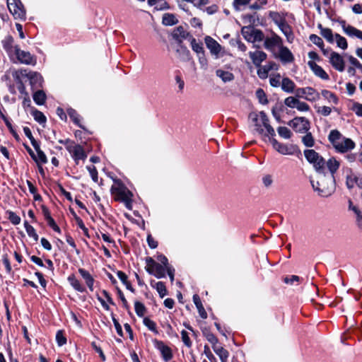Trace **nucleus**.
Masks as SVG:
<instances>
[{
  "mask_svg": "<svg viewBox=\"0 0 362 362\" xmlns=\"http://www.w3.org/2000/svg\"><path fill=\"white\" fill-rule=\"evenodd\" d=\"M317 173V181H310L312 187L315 192H317L320 196L327 197L332 194L335 190L334 175H327L325 170H323L322 172Z\"/></svg>",
  "mask_w": 362,
  "mask_h": 362,
  "instance_id": "nucleus-1",
  "label": "nucleus"
},
{
  "mask_svg": "<svg viewBox=\"0 0 362 362\" xmlns=\"http://www.w3.org/2000/svg\"><path fill=\"white\" fill-rule=\"evenodd\" d=\"M328 139L339 153H346L355 148V143L351 139L344 137L337 129L329 132Z\"/></svg>",
  "mask_w": 362,
  "mask_h": 362,
  "instance_id": "nucleus-2",
  "label": "nucleus"
},
{
  "mask_svg": "<svg viewBox=\"0 0 362 362\" xmlns=\"http://www.w3.org/2000/svg\"><path fill=\"white\" fill-rule=\"evenodd\" d=\"M304 156L306 160L313 165L316 172H322L323 170H325V159L315 150H305Z\"/></svg>",
  "mask_w": 362,
  "mask_h": 362,
  "instance_id": "nucleus-3",
  "label": "nucleus"
},
{
  "mask_svg": "<svg viewBox=\"0 0 362 362\" xmlns=\"http://www.w3.org/2000/svg\"><path fill=\"white\" fill-rule=\"evenodd\" d=\"M241 33L243 37L250 42H262L264 39L263 32L252 26L243 27Z\"/></svg>",
  "mask_w": 362,
  "mask_h": 362,
  "instance_id": "nucleus-4",
  "label": "nucleus"
},
{
  "mask_svg": "<svg viewBox=\"0 0 362 362\" xmlns=\"http://www.w3.org/2000/svg\"><path fill=\"white\" fill-rule=\"evenodd\" d=\"M7 6L9 11L16 19L21 21L25 20V10L20 0H7Z\"/></svg>",
  "mask_w": 362,
  "mask_h": 362,
  "instance_id": "nucleus-5",
  "label": "nucleus"
},
{
  "mask_svg": "<svg viewBox=\"0 0 362 362\" xmlns=\"http://www.w3.org/2000/svg\"><path fill=\"white\" fill-rule=\"evenodd\" d=\"M296 132H307L310 129V122L305 117H296L288 122Z\"/></svg>",
  "mask_w": 362,
  "mask_h": 362,
  "instance_id": "nucleus-6",
  "label": "nucleus"
},
{
  "mask_svg": "<svg viewBox=\"0 0 362 362\" xmlns=\"http://www.w3.org/2000/svg\"><path fill=\"white\" fill-rule=\"evenodd\" d=\"M66 150L71 155L76 164L78 163L79 160H85L86 158V154L83 147L81 145L76 144L74 141L69 144Z\"/></svg>",
  "mask_w": 362,
  "mask_h": 362,
  "instance_id": "nucleus-7",
  "label": "nucleus"
},
{
  "mask_svg": "<svg viewBox=\"0 0 362 362\" xmlns=\"http://www.w3.org/2000/svg\"><path fill=\"white\" fill-rule=\"evenodd\" d=\"M15 54L21 64L34 66L37 63L35 57L29 52L21 50L19 47H15Z\"/></svg>",
  "mask_w": 362,
  "mask_h": 362,
  "instance_id": "nucleus-8",
  "label": "nucleus"
},
{
  "mask_svg": "<svg viewBox=\"0 0 362 362\" xmlns=\"http://www.w3.org/2000/svg\"><path fill=\"white\" fill-rule=\"evenodd\" d=\"M329 63L337 71L342 72L344 71L345 62L343 57L335 52H332L329 57Z\"/></svg>",
  "mask_w": 362,
  "mask_h": 362,
  "instance_id": "nucleus-9",
  "label": "nucleus"
},
{
  "mask_svg": "<svg viewBox=\"0 0 362 362\" xmlns=\"http://www.w3.org/2000/svg\"><path fill=\"white\" fill-rule=\"evenodd\" d=\"M264 40V47L270 51L274 50L276 47H280L282 45V39L275 33H273L272 37Z\"/></svg>",
  "mask_w": 362,
  "mask_h": 362,
  "instance_id": "nucleus-10",
  "label": "nucleus"
},
{
  "mask_svg": "<svg viewBox=\"0 0 362 362\" xmlns=\"http://www.w3.org/2000/svg\"><path fill=\"white\" fill-rule=\"evenodd\" d=\"M273 148L282 155H293V149L292 146L279 142L276 139H270Z\"/></svg>",
  "mask_w": 362,
  "mask_h": 362,
  "instance_id": "nucleus-11",
  "label": "nucleus"
},
{
  "mask_svg": "<svg viewBox=\"0 0 362 362\" xmlns=\"http://www.w3.org/2000/svg\"><path fill=\"white\" fill-rule=\"evenodd\" d=\"M27 78L30 81V85L33 90L42 86L43 78L39 73L28 71Z\"/></svg>",
  "mask_w": 362,
  "mask_h": 362,
  "instance_id": "nucleus-12",
  "label": "nucleus"
},
{
  "mask_svg": "<svg viewBox=\"0 0 362 362\" xmlns=\"http://www.w3.org/2000/svg\"><path fill=\"white\" fill-rule=\"evenodd\" d=\"M155 346L160 351L165 361H168L173 358L170 348L165 345L162 341L155 340Z\"/></svg>",
  "mask_w": 362,
  "mask_h": 362,
  "instance_id": "nucleus-13",
  "label": "nucleus"
},
{
  "mask_svg": "<svg viewBox=\"0 0 362 362\" xmlns=\"http://www.w3.org/2000/svg\"><path fill=\"white\" fill-rule=\"evenodd\" d=\"M259 115L261 117V121L264 126V127L266 129V133L264 132V135L265 136H268L270 139L274 138L276 136L275 130L269 124V120L266 115V113L264 111L259 112Z\"/></svg>",
  "mask_w": 362,
  "mask_h": 362,
  "instance_id": "nucleus-14",
  "label": "nucleus"
},
{
  "mask_svg": "<svg viewBox=\"0 0 362 362\" xmlns=\"http://www.w3.org/2000/svg\"><path fill=\"white\" fill-rule=\"evenodd\" d=\"M340 24L343 28L344 32L350 37H356L362 40V31L350 25H346L345 21H341Z\"/></svg>",
  "mask_w": 362,
  "mask_h": 362,
  "instance_id": "nucleus-15",
  "label": "nucleus"
},
{
  "mask_svg": "<svg viewBox=\"0 0 362 362\" xmlns=\"http://www.w3.org/2000/svg\"><path fill=\"white\" fill-rule=\"evenodd\" d=\"M204 41L211 54L218 55L219 54L221 51V45L214 39L210 36H206Z\"/></svg>",
  "mask_w": 362,
  "mask_h": 362,
  "instance_id": "nucleus-16",
  "label": "nucleus"
},
{
  "mask_svg": "<svg viewBox=\"0 0 362 362\" xmlns=\"http://www.w3.org/2000/svg\"><path fill=\"white\" fill-rule=\"evenodd\" d=\"M249 118L252 120L253 123L255 131L257 132L259 134H263L264 129L262 128V127L264 126L262 123L259 113L257 114L256 112H251L249 115Z\"/></svg>",
  "mask_w": 362,
  "mask_h": 362,
  "instance_id": "nucleus-17",
  "label": "nucleus"
},
{
  "mask_svg": "<svg viewBox=\"0 0 362 362\" xmlns=\"http://www.w3.org/2000/svg\"><path fill=\"white\" fill-rule=\"evenodd\" d=\"M249 56L255 66L258 67L267 59V55L263 51H255L250 52Z\"/></svg>",
  "mask_w": 362,
  "mask_h": 362,
  "instance_id": "nucleus-18",
  "label": "nucleus"
},
{
  "mask_svg": "<svg viewBox=\"0 0 362 362\" xmlns=\"http://www.w3.org/2000/svg\"><path fill=\"white\" fill-rule=\"evenodd\" d=\"M308 65L317 76L324 80L329 79L328 74L320 66L317 65L314 61H309L308 62Z\"/></svg>",
  "mask_w": 362,
  "mask_h": 362,
  "instance_id": "nucleus-19",
  "label": "nucleus"
},
{
  "mask_svg": "<svg viewBox=\"0 0 362 362\" xmlns=\"http://www.w3.org/2000/svg\"><path fill=\"white\" fill-rule=\"evenodd\" d=\"M279 57L284 63H291L294 60L293 55L288 48L282 45L279 47Z\"/></svg>",
  "mask_w": 362,
  "mask_h": 362,
  "instance_id": "nucleus-20",
  "label": "nucleus"
},
{
  "mask_svg": "<svg viewBox=\"0 0 362 362\" xmlns=\"http://www.w3.org/2000/svg\"><path fill=\"white\" fill-rule=\"evenodd\" d=\"M115 191L117 195L118 196V199L122 202L131 199L132 197V193L123 185L119 186L117 188H116Z\"/></svg>",
  "mask_w": 362,
  "mask_h": 362,
  "instance_id": "nucleus-21",
  "label": "nucleus"
},
{
  "mask_svg": "<svg viewBox=\"0 0 362 362\" xmlns=\"http://www.w3.org/2000/svg\"><path fill=\"white\" fill-rule=\"evenodd\" d=\"M173 39L181 42L182 40L187 39L189 33L187 32L182 26L177 27L172 33Z\"/></svg>",
  "mask_w": 362,
  "mask_h": 362,
  "instance_id": "nucleus-22",
  "label": "nucleus"
},
{
  "mask_svg": "<svg viewBox=\"0 0 362 362\" xmlns=\"http://www.w3.org/2000/svg\"><path fill=\"white\" fill-rule=\"evenodd\" d=\"M277 26L281 30V32L285 35L287 40L291 42L293 39V35L291 30V28L286 23V19L283 21L280 24H278Z\"/></svg>",
  "mask_w": 362,
  "mask_h": 362,
  "instance_id": "nucleus-23",
  "label": "nucleus"
},
{
  "mask_svg": "<svg viewBox=\"0 0 362 362\" xmlns=\"http://www.w3.org/2000/svg\"><path fill=\"white\" fill-rule=\"evenodd\" d=\"M339 161L337 160L334 158H331L327 161H325V169L327 168L329 171L328 175H334V173L339 169Z\"/></svg>",
  "mask_w": 362,
  "mask_h": 362,
  "instance_id": "nucleus-24",
  "label": "nucleus"
},
{
  "mask_svg": "<svg viewBox=\"0 0 362 362\" xmlns=\"http://www.w3.org/2000/svg\"><path fill=\"white\" fill-rule=\"evenodd\" d=\"M13 38L11 36H7L3 41L2 45L4 49L8 54L15 53V47H19L18 45H13Z\"/></svg>",
  "mask_w": 362,
  "mask_h": 362,
  "instance_id": "nucleus-25",
  "label": "nucleus"
},
{
  "mask_svg": "<svg viewBox=\"0 0 362 362\" xmlns=\"http://www.w3.org/2000/svg\"><path fill=\"white\" fill-rule=\"evenodd\" d=\"M78 272L83 279L85 280L88 288L93 291V283L94 279L90 274L84 269H78Z\"/></svg>",
  "mask_w": 362,
  "mask_h": 362,
  "instance_id": "nucleus-26",
  "label": "nucleus"
},
{
  "mask_svg": "<svg viewBox=\"0 0 362 362\" xmlns=\"http://www.w3.org/2000/svg\"><path fill=\"white\" fill-rule=\"evenodd\" d=\"M216 75L224 83L232 81L235 78L233 73L221 69L216 71Z\"/></svg>",
  "mask_w": 362,
  "mask_h": 362,
  "instance_id": "nucleus-27",
  "label": "nucleus"
},
{
  "mask_svg": "<svg viewBox=\"0 0 362 362\" xmlns=\"http://www.w3.org/2000/svg\"><path fill=\"white\" fill-rule=\"evenodd\" d=\"M320 93L312 87H306V93L304 99L308 101L315 102L320 99Z\"/></svg>",
  "mask_w": 362,
  "mask_h": 362,
  "instance_id": "nucleus-28",
  "label": "nucleus"
},
{
  "mask_svg": "<svg viewBox=\"0 0 362 362\" xmlns=\"http://www.w3.org/2000/svg\"><path fill=\"white\" fill-rule=\"evenodd\" d=\"M281 89L286 93H293L295 90L296 84L289 78L285 77L281 81Z\"/></svg>",
  "mask_w": 362,
  "mask_h": 362,
  "instance_id": "nucleus-29",
  "label": "nucleus"
},
{
  "mask_svg": "<svg viewBox=\"0 0 362 362\" xmlns=\"http://www.w3.org/2000/svg\"><path fill=\"white\" fill-rule=\"evenodd\" d=\"M193 301L198 310L200 317L203 319H206L207 317V313L205 311L204 308L202 303L201 299L197 294H194L193 296Z\"/></svg>",
  "mask_w": 362,
  "mask_h": 362,
  "instance_id": "nucleus-30",
  "label": "nucleus"
},
{
  "mask_svg": "<svg viewBox=\"0 0 362 362\" xmlns=\"http://www.w3.org/2000/svg\"><path fill=\"white\" fill-rule=\"evenodd\" d=\"M68 281L76 291L81 293L86 291V288L79 282L74 274L69 276Z\"/></svg>",
  "mask_w": 362,
  "mask_h": 362,
  "instance_id": "nucleus-31",
  "label": "nucleus"
},
{
  "mask_svg": "<svg viewBox=\"0 0 362 362\" xmlns=\"http://www.w3.org/2000/svg\"><path fill=\"white\" fill-rule=\"evenodd\" d=\"M162 23L164 25L171 26L176 25L178 23V20L174 14L166 13L163 16Z\"/></svg>",
  "mask_w": 362,
  "mask_h": 362,
  "instance_id": "nucleus-32",
  "label": "nucleus"
},
{
  "mask_svg": "<svg viewBox=\"0 0 362 362\" xmlns=\"http://www.w3.org/2000/svg\"><path fill=\"white\" fill-rule=\"evenodd\" d=\"M28 71L26 69H19L14 71L12 73V76L15 80V81L18 83V85L21 83H23V79L26 78L28 76Z\"/></svg>",
  "mask_w": 362,
  "mask_h": 362,
  "instance_id": "nucleus-33",
  "label": "nucleus"
},
{
  "mask_svg": "<svg viewBox=\"0 0 362 362\" xmlns=\"http://www.w3.org/2000/svg\"><path fill=\"white\" fill-rule=\"evenodd\" d=\"M177 53L179 59L183 62H189L192 59L190 52L186 47L181 46L177 49Z\"/></svg>",
  "mask_w": 362,
  "mask_h": 362,
  "instance_id": "nucleus-34",
  "label": "nucleus"
},
{
  "mask_svg": "<svg viewBox=\"0 0 362 362\" xmlns=\"http://www.w3.org/2000/svg\"><path fill=\"white\" fill-rule=\"evenodd\" d=\"M33 98L37 105H42L45 103L47 96L42 90H38L33 93Z\"/></svg>",
  "mask_w": 362,
  "mask_h": 362,
  "instance_id": "nucleus-35",
  "label": "nucleus"
},
{
  "mask_svg": "<svg viewBox=\"0 0 362 362\" xmlns=\"http://www.w3.org/2000/svg\"><path fill=\"white\" fill-rule=\"evenodd\" d=\"M362 179V177H357L354 175H350L346 177V184L349 189H351L355 185L359 187V180Z\"/></svg>",
  "mask_w": 362,
  "mask_h": 362,
  "instance_id": "nucleus-36",
  "label": "nucleus"
},
{
  "mask_svg": "<svg viewBox=\"0 0 362 362\" xmlns=\"http://www.w3.org/2000/svg\"><path fill=\"white\" fill-rule=\"evenodd\" d=\"M67 112L69 117L76 125L81 129H85V127L80 123L79 115L75 110L69 108L68 109Z\"/></svg>",
  "mask_w": 362,
  "mask_h": 362,
  "instance_id": "nucleus-37",
  "label": "nucleus"
},
{
  "mask_svg": "<svg viewBox=\"0 0 362 362\" xmlns=\"http://www.w3.org/2000/svg\"><path fill=\"white\" fill-rule=\"evenodd\" d=\"M153 267L155 268L154 276L156 278L161 279V278H163L165 276L166 268L165 266H163L159 263H156V264H155Z\"/></svg>",
  "mask_w": 362,
  "mask_h": 362,
  "instance_id": "nucleus-38",
  "label": "nucleus"
},
{
  "mask_svg": "<svg viewBox=\"0 0 362 362\" xmlns=\"http://www.w3.org/2000/svg\"><path fill=\"white\" fill-rule=\"evenodd\" d=\"M322 95L327 99L329 102H332L334 104L337 105L338 103L337 97L332 92L327 90H322L321 92Z\"/></svg>",
  "mask_w": 362,
  "mask_h": 362,
  "instance_id": "nucleus-39",
  "label": "nucleus"
},
{
  "mask_svg": "<svg viewBox=\"0 0 362 362\" xmlns=\"http://www.w3.org/2000/svg\"><path fill=\"white\" fill-rule=\"evenodd\" d=\"M191 46L192 50L198 54H201L204 52L203 45L198 43L195 38H192L191 40Z\"/></svg>",
  "mask_w": 362,
  "mask_h": 362,
  "instance_id": "nucleus-40",
  "label": "nucleus"
},
{
  "mask_svg": "<svg viewBox=\"0 0 362 362\" xmlns=\"http://www.w3.org/2000/svg\"><path fill=\"white\" fill-rule=\"evenodd\" d=\"M279 135L286 139H288L291 137L292 133L291 130L286 127H279L277 129Z\"/></svg>",
  "mask_w": 362,
  "mask_h": 362,
  "instance_id": "nucleus-41",
  "label": "nucleus"
},
{
  "mask_svg": "<svg viewBox=\"0 0 362 362\" xmlns=\"http://www.w3.org/2000/svg\"><path fill=\"white\" fill-rule=\"evenodd\" d=\"M134 308L135 312L139 317H143L146 311L145 305L139 301H136L134 303Z\"/></svg>",
  "mask_w": 362,
  "mask_h": 362,
  "instance_id": "nucleus-42",
  "label": "nucleus"
},
{
  "mask_svg": "<svg viewBox=\"0 0 362 362\" xmlns=\"http://www.w3.org/2000/svg\"><path fill=\"white\" fill-rule=\"evenodd\" d=\"M269 16L276 25L285 20L284 17L276 11H270Z\"/></svg>",
  "mask_w": 362,
  "mask_h": 362,
  "instance_id": "nucleus-43",
  "label": "nucleus"
},
{
  "mask_svg": "<svg viewBox=\"0 0 362 362\" xmlns=\"http://www.w3.org/2000/svg\"><path fill=\"white\" fill-rule=\"evenodd\" d=\"M154 288L156 289L160 298H163L167 295V289L165 285L162 281H158L156 284Z\"/></svg>",
  "mask_w": 362,
  "mask_h": 362,
  "instance_id": "nucleus-44",
  "label": "nucleus"
},
{
  "mask_svg": "<svg viewBox=\"0 0 362 362\" xmlns=\"http://www.w3.org/2000/svg\"><path fill=\"white\" fill-rule=\"evenodd\" d=\"M303 144L307 147H313L315 144L314 139L310 132H307L302 138Z\"/></svg>",
  "mask_w": 362,
  "mask_h": 362,
  "instance_id": "nucleus-45",
  "label": "nucleus"
},
{
  "mask_svg": "<svg viewBox=\"0 0 362 362\" xmlns=\"http://www.w3.org/2000/svg\"><path fill=\"white\" fill-rule=\"evenodd\" d=\"M322 36L325 38L329 42H334V36L331 29L329 28H322L320 32Z\"/></svg>",
  "mask_w": 362,
  "mask_h": 362,
  "instance_id": "nucleus-46",
  "label": "nucleus"
},
{
  "mask_svg": "<svg viewBox=\"0 0 362 362\" xmlns=\"http://www.w3.org/2000/svg\"><path fill=\"white\" fill-rule=\"evenodd\" d=\"M256 96L261 104L266 105L268 103V100L264 91L262 88H258L256 90Z\"/></svg>",
  "mask_w": 362,
  "mask_h": 362,
  "instance_id": "nucleus-47",
  "label": "nucleus"
},
{
  "mask_svg": "<svg viewBox=\"0 0 362 362\" xmlns=\"http://www.w3.org/2000/svg\"><path fill=\"white\" fill-rule=\"evenodd\" d=\"M32 115L35 120L39 122L40 124H42L46 122V117L42 112L37 110H35L33 111Z\"/></svg>",
  "mask_w": 362,
  "mask_h": 362,
  "instance_id": "nucleus-48",
  "label": "nucleus"
},
{
  "mask_svg": "<svg viewBox=\"0 0 362 362\" xmlns=\"http://www.w3.org/2000/svg\"><path fill=\"white\" fill-rule=\"evenodd\" d=\"M144 325L148 328L149 330L158 334L156 324L148 317H144L143 320Z\"/></svg>",
  "mask_w": 362,
  "mask_h": 362,
  "instance_id": "nucleus-49",
  "label": "nucleus"
},
{
  "mask_svg": "<svg viewBox=\"0 0 362 362\" xmlns=\"http://www.w3.org/2000/svg\"><path fill=\"white\" fill-rule=\"evenodd\" d=\"M335 38L337 46L342 49H346L348 47V44L345 37L341 36L339 34H335Z\"/></svg>",
  "mask_w": 362,
  "mask_h": 362,
  "instance_id": "nucleus-50",
  "label": "nucleus"
},
{
  "mask_svg": "<svg viewBox=\"0 0 362 362\" xmlns=\"http://www.w3.org/2000/svg\"><path fill=\"white\" fill-rule=\"evenodd\" d=\"M216 354L219 356L221 362H226L228 361L229 353L226 349L223 348L217 349L216 350Z\"/></svg>",
  "mask_w": 362,
  "mask_h": 362,
  "instance_id": "nucleus-51",
  "label": "nucleus"
},
{
  "mask_svg": "<svg viewBox=\"0 0 362 362\" xmlns=\"http://www.w3.org/2000/svg\"><path fill=\"white\" fill-rule=\"evenodd\" d=\"M310 40L315 45H316L317 47H319L320 49H322V47H324V42L321 37L317 36V35L312 34L310 35L309 37Z\"/></svg>",
  "mask_w": 362,
  "mask_h": 362,
  "instance_id": "nucleus-52",
  "label": "nucleus"
},
{
  "mask_svg": "<svg viewBox=\"0 0 362 362\" xmlns=\"http://www.w3.org/2000/svg\"><path fill=\"white\" fill-rule=\"evenodd\" d=\"M298 100L293 96L287 97L284 100V104L291 108L296 107Z\"/></svg>",
  "mask_w": 362,
  "mask_h": 362,
  "instance_id": "nucleus-53",
  "label": "nucleus"
},
{
  "mask_svg": "<svg viewBox=\"0 0 362 362\" xmlns=\"http://www.w3.org/2000/svg\"><path fill=\"white\" fill-rule=\"evenodd\" d=\"M56 341L59 346H62L66 343V338L64 337L62 330L57 331L56 334Z\"/></svg>",
  "mask_w": 362,
  "mask_h": 362,
  "instance_id": "nucleus-54",
  "label": "nucleus"
},
{
  "mask_svg": "<svg viewBox=\"0 0 362 362\" xmlns=\"http://www.w3.org/2000/svg\"><path fill=\"white\" fill-rule=\"evenodd\" d=\"M204 336L206 339L212 344H218L217 337L211 333L210 331L204 330L203 331Z\"/></svg>",
  "mask_w": 362,
  "mask_h": 362,
  "instance_id": "nucleus-55",
  "label": "nucleus"
},
{
  "mask_svg": "<svg viewBox=\"0 0 362 362\" xmlns=\"http://www.w3.org/2000/svg\"><path fill=\"white\" fill-rule=\"evenodd\" d=\"M37 161L36 163L37 165L40 164H45L47 162V158L45 153L42 150H39L37 152Z\"/></svg>",
  "mask_w": 362,
  "mask_h": 362,
  "instance_id": "nucleus-56",
  "label": "nucleus"
},
{
  "mask_svg": "<svg viewBox=\"0 0 362 362\" xmlns=\"http://www.w3.org/2000/svg\"><path fill=\"white\" fill-rule=\"evenodd\" d=\"M269 83L272 87L277 88L280 86V85H281L280 74H278L274 76H271L269 78Z\"/></svg>",
  "mask_w": 362,
  "mask_h": 362,
  "instance_id": "nucleus-57",
  "label": "nucleus"
},
{
  "mask_svg": "<svg viewBox=\"0 0 362 362\" xmlns=\"http://www.w3.org/2000/svg\"><path fill=\"white\" fill-rule=\"evenodd\" d=\"M8 220L11 221V223L13 225H18L21 223V218L19 216H18L16 213L13 211H8Z\"/></svg>",
  "mask_w": 362,
  "mask_h": 362,
  "instance_id": "nucleus-58",
  "label": "nucleus"
},
{
  "mask_svg": "<svg viewBox=\"0 0 362 362\" xmlns=\"http://www.w3.org/2000/svg\"><path fill=\"white\" fill-rule=\"evenodd\" d=\"M87 170L89 171V173L91 176L92 180L95 182H98V171L96 170V168L94 165L87 166Z\"/></svg>",
  "mask_w": 362,
  "mask_h": 362,
  "instance_id": "nucleus-59",
  "label": "nucleus"
},
{
  "mask_svg": "<svg viewBox=\"0 0 362 362\" xmlns=\"http://www.w3.org/2000/svg\"><path fill=\"white\" fill-rule=\"evenodd\" d=\"M182 340L185 346L187 347H191L192 341L188 336V333L185 330H182L181 332Z\"/></svg>",
  "mask_w": 362,
  "mask_h": 362,
  "instance_id": "nucleus-60",
  "label": "nucleus"
},
{
  "mask_svg": "<svg viewBox=\"0 0 362 362\" xmlns=\"http://www.w3.org/2000/svg\"><path fill=\"white\" fill-rule=\"evenodd\" d=\"M197 56L201 68L206 70L207 69L208 63L204 52L201 54H198Z\"/></svg>",
  "mask_w": 362,
  "mask_h": 362,
  "instance_id": "nucleus-61",
  "label": "nucleus"
},
{
  "mask_svg": "<svg viewBox=\"0 0 362 362\" xmlns=\"http://www.w3.org/2000/svg\"><path fill=\"white\" fill-rule=\"evenodd\" d=\"M296 109L300 112H308L310 110V106L306 103L298 100Z\"/></svg>",
  "mask_w": 362,
  "mask_h": 362,
  "instance_id": "nucleus-62",
  "label": "nucleus"
},
{
  "mask_svg": "<svg viewBox=\"0 0 362 362\" xmlns=\"http://www.w3.org/2000/svg\"><path fill=\"white\" fill-rule=\"evenodd\" d=\"M317 112L323 116H328L330 115L332 109L328 106L318 107Z\"/></svg>",
  "mask_w": 362,
  "mask_h": 362,
  "instance_id": "nucleus-63",
  "label": "nucleus"
},
{
  "mask_svg": "<svg viewBox=\"0 0 362 362\" xmlns=\"http://www.w3.org/2000/svg\"><path fill=\"white\" fill-rule=\"evenodd\" d=\"M354 214L356 215V225L359 228L362 229V212L360 209H355Z\"/></svg>",
  "mask_w": 362,
  "mask_h": 362,
  "instance_id": "nucleus-64",
  "label": "nucleus"
}]
</instances>
